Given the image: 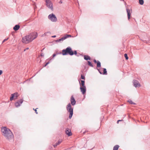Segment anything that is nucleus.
I'll list each match as a JSON object with an SVG mask.
<instances>
[{"instance_id": "nucleus-1", "label": "nucleus", "mask_w": 150, "mask_h": 150, "mask_svg": "<svg viewBox=\"0 0 150 150\" xmlns=\"http://www.w3.org/2000/svg\"><path fill=\"white\" fill-rule=\"evenodd\" d=\"M1 132L2 135L6 139L10 140L13 138V135L11 130L6 127H3L1 129Z\"/></svg>"}, {"instance_id": "nucleus-2", "label": "nucleus", "mask_w": 150, "mask_h": 150, "mask_svg": "<svg viewBox=\"0 0 150 150\" xmlns=\"http://www.w3.org/2000/svg\"><path fill=\"white\" fill-rule=\"evenodd\" d=\"M38 34L37 32H34L30 33L28 35H26L23 38L22 42L24 43L27 44L32 41L38 36Z\"/></svg>"}, {"instance_id": "nucleus-3", "label": "nucleus", "mask_w": 150, "mask_h": 150, "mask_svg": "<svg viewBox=\"0 0 150 150\" xmlns=\"http://www.w3.org/2000/svg\"><path fill=\"white\" fill-rule=\"evenodd\" d=\"M62 54L63 55H66L68 54L71 55V54H73L71 48L70 47H67L66 49H64L62 50Z\"/></svg>"}, {"instance_id": "nucleus-4", "label": "nucleus", "mask_w": 150, "mask_h": 150, "mask_svg": "<svg viewBox=\"0 0 150 150\" xmlns=\"http://www.w3.org/2000/svg\"><path fill=\"white\" fill-rule=\"evenodd\" d=\"M80 85V89L81 92L83 94H84L86 91V86L85 85V81L84 80H81V82L79 81Z\"/></svg>"}, {"instance_id": "nucleus-5", "label": "nucleus", "mask_w": 150, "mask_h": 150, "mask_svg": "<svg viewBox=\"0 0 150 150\" xmlns=\"http://www.w3.org/2000/svg\"><path fill=\"white\" fill-rule=\"evenodd\" d=\"M67 110L68 112H69V118L70 119L71 118L73 114V109L71 107V104L69 103L67 105Z\"/></svg>"}, {"instance_id": "nucleus-6", "label": "nucleus", "mask_w": 150, "mask_h": 150, "mask_svg": "<svg viewBox=\"0 0 150 150\" xmlns=\"http://www.w3.org/2000/svg\"><path fill=\"white\" fill-rule=\"evenodd\" d=\"M48 18L52 21L53 22H55L57 21L56 17L53 13L50 14L48 16Z\"/></svg>"}, {"instance_id": "nucleus-7", "label": "nucleus", "mask_w": 150, "mask_h": 150, "mask_svg": "<svg viewBox=\"0 0 150 150\" xmlns=\"http://www.w3.org/2000/svg\"><path fill=\"white\" fill-rule=\"evenodd\" d=\"M45 2L46 6L50 8L52 10H53V4L51 0H46Z\"/></svg>"}, {"instance_id": "nucleus-8", "label": "nucleus", "mask_w": 150, "mask_h": 150, "mask_svg": "<svg viewBox=\"0 0 150 150\" xmlns=\"http://www.w3.org/2000/svg\"><path fill=\"white\" fill-rule=\"evenodd\" d=\"M71 37V35L66 34L64 37L62 38H61L56 40L55 41L56 42H61V41H63L64 40H65V39H67L68 38Z\"/></svg>"}, {"instance_id": "nucleus-9", "label": "nucleus", "mask_w": 150, "mask_h": 150, "mask_svg": "<svg viewBox=\"0 0 150 150\" xmlns=\"http://www.w3.org/2000/svg\"><path fill=\"white\" fill-rule=\"evenodd\" d=\"M18 96V93L17 92H16L14 93L11 94L10 98V100L12 101L14 99H16Z\"/></svg>"}, {"instance_id": "nucleus-10", "label": "nucleus", "mask_w": 150, "mask_h": 150, "mask_svg": "<svg viewBox=\"0 0 150 150\" xmlns=\"http://www.w3.org/2000/svg\"><path fill=\"white\" fill-rule=\"evenodd\" d=\"M133 83L134 86L135 87H139L141 86V85L137 80L134 79L133 81Z\"/></svg>"}, {"instance_id": "nucleus-11", "label": "nucleus", "mask_w": 150, "mask_h": 150, "mask_svg": "<svg viewBox=\"0 0 150 150\" xmlns=\"http://www.w3.org/2000/svg\"><path fill=\"white\" fill-rule=\"evenodd\" d=\"M23 100L22 99L19 100L17 102L15 103V106L16 107H18L21 105V104L23 103Z\"/></svg>"}, {"instance_id": "nucleus-12", "label": "nucleus", "mask_w": 150, "mask_h": 150, "mask_svg": "<svg viewBox=\"0 0 150 150\" xmlns=\"http://www.w3.org/2000/svg\"><path fill=\"white\" fill-rule=\"evenodd\" d=\"M70 101L72 105H74L76 104V101L73 96H71Z\"/></svg>"}, {"instance_id": "nucleus-13", "label": "nucleus", "mask_w": 150, "mask_h": 150, "mask_svg": "<svg viewBox=\"0 0 150 150\" xmlns=\"http://www.w3.org/2000/svg\"><path fill=\"white\" fill-rule=\"evenodd\" d=\"M65 132L66 134L69 136H70L72 134L71 130L69 129L68 128H66Z\"/></svg>"}, {"instance_id": "nucleus-14", "label": "nucleus", "mask_w": 150, "mask_h": 150, "mask_svg": "<svg viewBox=\"0 0 150 150\" xmlns=\"http://www.w3.org/2000/svg\"><path fill=\"white\" fill-rule=\"evenodd\" d=\"M127 17L128 20H129L130 18L131 13L130 10L128 8H127Z\"/></svg>"}, {"instance_id": "nucleus-15", "label": "nucleus", "mask_w": 150, "mask_h": 150, "mask_svg": "<svg viewBox=\"0 0 150 150\" xmlns=\"http://www.w3.org/2000/svg\"><path fill=\"white\" fill-rule=\"evenodd\" d=\"M20 28V26L19 25H16L13 27V29L16 31L19 30Z\"/></svg>"}, {"instance_id": "nucleus-16", "label": "nucleus", "mask_w": 150, "mask_h": 150, "mask_svg": "<svg viewBox=\"0 0 150 150\" xmlns=\"http://www.w3.org/2000/svg\"><path fill=\"white\" fill-rule=\"evenodd\" d=\"M84 59L86 60H91V57L88 55H84Z\"/></svg>"}, {"instance_id": "nucleus-17", "label": "nucleus", "mask_w": 150, "mask_h": 150, "mask_svg": "<svg viewBox=\"0 0 150 150\" xmlns=\"http://www.w3.org/2000/svg\"><path fill=\"white\" fill-rule=\"evenodd\" d=\"M119 146L118 145H116L113 147V150H118Z\"/></svg>"}, {"instance_id": "nucleus-18", "label": "nucleus", "mask_w": 150, "mask_h": 150, "mask_svg": "<svg viewBox=\"0 0 150 150\" xmlns=\"http://www.w3.org/2000/svg\"><path fill=\"white\" fill-rule=\"evenodd\" d=\"M62 142V139H59L57 142L55 143L56 146H58Z\"/></svg>"}, {"instance_id": "nucleus-19", "label": "nucleus", "mask_w": 150, "mask_h": 150, "mask_svg": "<svg viewBox=\"0 0 150 150\" xmlns=\"http://www.w3.org/2000/svg\"><path fill=\"white\" fill-rule=\"evenodd\" d=\"M107 71L106 69L105 68L103 69V75H107Z\"/></svg>"}, {"instance_id": "nucleus-20", "label": "nucleus", "mask_w": 150, "mask_h": 150, "mask_svg": "<svg viewBox=\"0 0 150 150\" xmlns=\"http://www.w3.org/2000/svg\"><path fill=\"white\" fill-rule=\"evenodd\" d=\"M101 63L100 62L98 61H97V67H101Z\"/></svg>"}, {"instance_id": "nucleus-21", "label": "nucleus", "mask_w": 150, "mask_h": 150, "mask_svg": "<svg viewBox=\"0 0 150 150\" xmlns=\"http://www.w3.org/2000/svg\"><path fill=\"white\" fill-rule=\"evenodd\" d=\"M128 102L130 104L135 105L136 103L133 102L132 100H128Z\"/></svg>"}, {"instance_id": "nucleus-22", "label": "nucleus", "mask_w": 150, "mask_h": 150, "mask_svg": "<svg viewBox=\"0 0 150 150\" xmlns=\"http://www.w3.org/2000/svg\"><path fill=\"white\" fill-rule=\"evenodd\" d=\"M87 62H88V65H89V66H90V67H93V66L91 62L90 61H88Z\"/></svg>"}, {"instance_id": "nucleus-23", "label": "nucleus", "mask_w": 150, "mask_h": 150, "mask_svg": "<svg viewBox=\"0 0 150 150\" xmlns=\"http://www.w3.org/2000/svg\"><path fill=\"white\" fill-rule=\"evenodd\" d=\"M139 4L141 5H143L144 3V1L143 0H139Z\"/></svg>"}, {"instance_id": "nucleus-24", "label": "nucleus", "mask_w": 150, "mask_h": 150, "mask_svg": "<svg viewBox=\"0 0 150 150\" xmlns=\"http://www.w3.org/2000/svg\"><path fill=\"white\" fill-rule=\"evenodd\" d=\"M73 52V54H71V56L73 55L74 54H75L76 55L77 54V51L76 50H74V51H73L72 50V53Z\"/></svg>"}, {"instance_id": "nucleus-25", "label": "nucleus", "mask_w": 150, "mask_h": 150, "mask_svg": "<svg viewBox=\"0 0 150 150\" xmlns=\"http://www.w3.org/2000/svg\"><path fill=\"white\" fill-rule=\"evenodd\" d=\"M62 54L61 52H60L59 53H57L56 54L54 53L52 55L53 57H55L57 54Z\"/></svg>"}, {"instance_id": "nucleus-26", "label": "nucleus", "mask_w": 150, "mask_h": 150, "mask_svg": "<svg viewBox=\"0 0 150 150\" xmlns=\"http://www.w3.org/2000/svg\"><path fill=\"white\" fill-rule=\"evenodd\" d=\"M124 56L126 60H127L128 59V57L127 56V54L125 53L124 54Z\"/></svg>"}, {"instance_id": "nucleus-27", "label": "nucleus", "mask_w": 150, "mask_h": 150, "mask_svg": "<svg viewBox=\"0 0 150 150\" xmlns=\"http://www.w3.org/2000/svg\"><path fill=\"white\" fill-rule=\"evenodd\" d=\"M81 79H85V77L83 76V75L82 74H81Z\"/></svg>"}, {"instance_id": "nucleus-28", "label": "nucleus", "mask_w": 150, "mask_h": 150, "mask_svg": "<svg viewBox=\"0 0 150 150\" xmlns=\"http://www.w3.org/2000/svg\"><path fill=\"white\" fill-rule=\"evenodd\" d=\"M50 61H48V62L46 63V64H45V65L44 67H46L47 65H48V64H49L50 63Z\"/></svg>"}, {"instance_id": "nucleus-29", "label": "nucleus", "mask_w": 150, "mask_h": 150, "mask_svg": "<svg viewBox=\"0 0 150 150\" xmlns=\"http://www.w3.org/2000/svg\"><path fill=\"white\" fill-rule=\"evenodd\" d=\"M37 109H38V108H36L35 109L34 108L33 109V110H34L35 111V112L36 114H38V112H37Z\"/></svg>"}, {"instance_id": "nucleus-30", "label": "nucleus", "mask_w": 150, "mask_h": 150, "mask_svg": "<svg viewBox=\"0 0 150 150\" xmlns=\"http://www.w3.org/2000/svg\"><path fill=\"white\" fill-rule=\"evenodd\" d=\"M8 39V38L6 39H5L3 41L2 43L4 42L5 41L7 40Z\"/></svg>"}, {"instance_id": "nucleus-31", "label": "nucleus", "mask_w": 150, "mask_h": 150, "mask_svg": "<svg viewBox=\"0 0 150 150\" xmlns=\"http://www.w3.org/2000/svg\"><path fill=\"white\" fill-rule=\"evenodd\" d=\"M93 62L95 63H97V61H96V60L95 59H94L93 60Z\"/></svg>"}, {"instance_id": "nucleus-32", "label": "nucleus", "mask_w": 150, "mask_h": 150, "mask_svg": "<svg viewBox=\"0 0 150 150\" xmlns=\"http://www.w3.org/2000/svg\"><path fill=\"white\" fill-rule=\"evenodd\" d=\"M3 71L1 70H0V76L2 74Z\"/></svg>"}, {"instance_id": "nucleus-33", "label": "nucleus", "mask_w": 150, "mask_h": 150, "mask_svg": "<svg viewBox=\"0 0 150 150\" xmlns=\"http://www.w3.org/2000/svg\"><path fill=\"white\" fill-rule=\"evenodd\" d=\"M40 55L41 56L43 57L44 56V54L43 53H41Z\"/></svg>"}, {"instance_id": "nucleus-34", "label": "nucleus", "mask_w": 150, "mask_h": 150, "mask_svg": "<svg viewBox=\"0 0 150 150\" xmlns=\"http://www.w3.org/2000/svg\"><path fill=\"white\" fill-rule=\"evenodd\" d=\"M98 71L99 73L100 74H103V73H102V72L101 71H100V70L99 69H98Z\"/></svg>"}, {"instance_id": "nucleus-35", "label": "nucleus", "mask_w": 150, "mask_h": 150, "mask_svg": "<svg viewBox=\"0 0 150 150\" xmlns=\"http://www.w3.org/2000/svg\"><path fill=\"white\" fill-rule=\"evenodd\" d=\"M122 120H118L117 121V123H119V122H120V121H122Z\"/></svg>"}, {"instance_id": "nucleus-36", "label": "nucleus", "mask_w": 150, "mask_h": 150, "mask_svg": "<svg viewBox=\"0 0 150 150\" xmlns=\"http://www.w3.org/2000/svg\"><path fill=\"white\" fill-rule=\"evenodd\" d=\"M29 49V48L28 47H27L25 49H24V51H25L26 50H28Z\"/></svg>"}, {"instance_id": "nucleus-37", "label": "nucleus", "mask_w": 150, "mask_h": 150, "mask_svg": "<svg viewBox=\"0 0 150 150\" xmlns=\"http://www.w3.org/2000/svg\"><path fill=\"white\" fill-rule=\"evenodd\" d=\"M52 38H54L56 37V35H54L52 36Z\"/></svg>"}, {"instance_id": "nucleus-38", "label": "nucleus", "mask_w": 150, "mask_h": 150, "mask_svg": "<svg viewBox=\"0 0 150 150\" xmlns=\"http://www.w3.org/2000/svg\"><path fill=\"white\" fill-rule=\"evenodd\" d=\"M62 1H59V3H61V4H62Z\"/></svg>"}, {"instance_id": "nucleus-39", "label": "nucleus", "mask_w": 150, "mask_h": 150, "mask_svg": "<svg viewBox=\"0 0 150 150\" xmlns=\"http://www.w3.org/2000/svg\"><path fill=\"white\" fill-rule=\"evenodd\" d=\"M56 146V145H55V144H54V145H53V146H54V147H55L56 146Z\"/></svg>"}, {"instance_id": "nucleus-40", "label": "nucleus", "mask_w": 150, "mask_h": 150, "mask_svg": "<svg viewBox=\"0 0 150 150\" xmlns=\"http://www.w3.org/2000/svg\"><path fill=\"white\" fill-rule=\"evenodd\" d=\"M44 48L42 50H41V51L42 52L43 51V50H44Z\"/></svg>"}, {"instance_id": "nucleus-41", "label": "nucleus", "mask_w": 150, "mask_h": 150, "mask_svg": "<svg viewBox=\"0 0 150 150\" xmlns=\"http://www.w3.org/2000/svg\"><path fill=\"white\" fill-rule=\"evenodd\" d=\"M79 54H78V55H77V56H79Z\"/></svg>"}]
</instances>
